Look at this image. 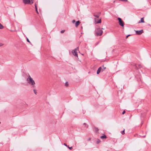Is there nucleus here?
<instances>
[{"label": "nucleus", "mask_w": 151, "mask_h": 151, "mask_svg": "<svg viewBox=\"0 0 151 151\" xmlns=\"http://www.w3.org/2000/svg\"><path fill=\"white\" fill-rule=\"evenodd\" d=\"M27 81L28 83L32 86L33 87L35 86V82L29 75L28 76V78H27Z\"/></svg>", "instance_id": "nucleus-1"}, {"label": "nucleus", "mask_w": 151, "mask_h": 151, "mask_svg": "<svg viewBox=\"0 0 151 151\" xmlns=\"http://www.w3.org/2000/svg\"><path fill=\"white\" fill-rule=\"evenodd\" d=\"M34 0H23V2L25 4H32L33 3Z\"/></svg>", "instance_id": "nucleus-2"}, {"label": "nucleus", "mask_w": 151, "mask_h": 151, "mask_svg": "<svg viewBox=\"0 0 151 151\" xmlns=\"http://www.w3.org/2000/svg\"><path fill=\"white\" fill-rule=\"evenodd\" d=\"M102 33V31L100 29H96L95 31V34L97 36L101 35Z\"/></svg>", "instance_id": "nucleus-3"}, {"label": "nucleus", "mask_w": 151, "mask_h": 151, "mask_svg": "<svg viewBox=\"0 0 151 151\" xmlns=\"http://www.w3.org/2000/svg\"><path fill=\"white\" fill-rule=\"evenodd\" d=\"M78 49V47H77L74 50H73L72 51V52L73 54L75 56H78L77 52V50Z\"/></svg>", "instance_id": "nucleus-4"}, {"label": "nucleus", "mask_w": 151, "mask_h": 151, "mask_svg": "<svg viewBox=\"0 0 151 151\" xmlns=\"http://www.w3.org/2000/svg\"><path fill=\"white\" fill-rule=\"evenodd\" d=\"M119 24L122 27L124 26V22L120 18H118Z\"/></svg>", "instance_id": "nucleus-5"}, {"label": "nucleus", "mask_w": 151, "mask_h": 151, "mask_svg": "<svg viewBox=\"0 0 151 151\" xmlns=\"http://www.w3.org/2000/svg\"><path fill=\"white\" fill-rule=\"evenodd\" d=\"M98 18H94V21L96 24L100 23L101 22V19H99Z\"/></svg>", "instance_id": "nucleus-6"}, {"label": "nucleus", "mask_w": 151, "mask_h": 151, "mask_svg": "<svg viewBox=\"0 0 151 151\" xmlns=\"http://www.w3.org/2000/svg\"><path fill=\"white\" fill-rule=\"evenodd\" d=\"M104 70L101 67H100L98 69L97 71V74H99L101 71L102 72Z\"/></svg>", "instance_id": "nucleus-7"}, {"label": "nucleus", "mask_w": 151, "mask_h": 151, "mask_svg": "<svg viewBox=\"0 0 151 151\" xmlns=\"http://www.w3.org/2000/svg\"><path fill=\"white\" fill-rule=\"evenodd\" d=\"M135 32L137 34L139 35L143 32V31L142 29H141L139 31H135Z\"/></svg>", "instance_id": "nucleus-8"}, {"label": "nucleus", "mask_w": 151, "mask_h": 151, "mask_svg": "<svg viewBox=\"0 0 151 151\" xmlns=\"http://www.w3.org/2000/svg\"><path fill=\"white\" fill-rule=\"evenodd\" d=\"M100 12H98L97 14L94 13L93 16L96 17V18H98L100 15Z\"/></svg>", "instance_id": "nucleus-9"}, {"label": "nucleus", "mask_w": 151, "mask_h": 151, "mask_svg": "<svg viewBox=\"0 0 151 151\" xmlns=\"http://www.w3.org/2000/svg\"><path fill=\"white\" fill-rule=\"evenodd\" d=\"M144 22H145L144 21V18L143 17V18H142L139 21L138 23H144Z\"/></svg>", "instance_id": "nucleus-10"}, {"label": "nucleus", "mask_w": 151, "mask_h": 151, "mask_svg": "<svg viewBox=\"0 0 151 151\" xmlns=\"http://www.w3.org/2000/svg\"><path fill=\"white\" fill-rule=\"evenodd\" d=\"M93 131L96 133L98 132L99 129L97 128L94 127L93 128Z\"/></svg>", "instance_id": "nucleus-11"}, {"label": "nucleus", "mask_w": 151, "mask_h": 151, "mask_svg": "<svg viewBox=\"0 0 151 151\" xmlns=\"http://www.w3.org/2000/svg\"><path fill=\"white\" fill-rule=\"evenodd\" d=\"M80 23V22L79 21L76 22L75 23L76 27H77L78 26L79 24Z\"/></svg>", "instance_id": "nucleus-12"}, {"label": "nucleus", "mask_w": 151, "mask_h": 151, "mask_svg": "<svg viewBox=\"0 0 151 151\" xmlns=\"http://www.w3.org/2000/svg\"><path fill=\"white\" fill-rule=\"evenodd\" d=\"M35 10H36L37 13V14H38V11H37V4H36V3L35 4Z\"/></svg>", "instance_id": "nucleus-13"}, {"label": "nucleus", "mask_w": 151, "mask_h": 151, "mask_svg": "<svg viewBox=\"0 0 151 151\" xmlns=\"http://www.w3.org/2000/svg\"><path fill=\"white\" fill-rule=\"evenodd\" d=\"M100 138L101 139H106V137L105 135H104L103 136L101 137Z\"/></svg>", "instance_id": "nucleus-14"}, {"label": "nucleus", "mask_w": 151, "mask_h": 151, "mask_svg": "<svg viewBox=\"0 0 151 151\" xmlns=\"http://www.w3.org/2000/svg\"><path fill=\"white\" fill-rule=\"evenodd\" d=\"M100 141L99 139H96V143L98 144L100 142Z\"/></svg>", "instance_id": "nucleus-15"}, {"label": "nucleus", "mask_w": 151, "mask_h": 151, "mask_svg": "<svg viewBox=\"0 0 151 151\" xmlns=\"http://www.w3.org/2000/svg\"><path fill=\"white\" fill-rule=\"evenodd\" d=\"M10 31L12 32H15L16 31V30L15 29H11L10 30Z\"/></svg>", "instance_id": "nucleus-16"}, {"label": "nucleus", "mask_w": 151, "mask_h": 151, "mask_svg": "<svg viewBox=\"0 0 151 151\" xmlns=\"http://www.w3.org/2000/svg\"><path fill=\"white\" fill-rule=\"evenodd\" d=\"M65 86H66V87H67L68 86V83L67 82H65Z\"/></svg>", "instance_id": "nucleus-17"}, {"label": "nucleus", "mask_w": 151, "mask_h": 151, "mask_svg": "<svg viewBox=\"0 0 151 151\" xmlns=\"http://www.w3.org/2000/svg\"><path fill=\"white\" fill-rule=\"evenodd\" d=\"M33 91H34V93L36 94V95L37 94V91L36 90H35V89H34L33 90Z\"/></svg>", "instance_id": "nucleus-18"}, {"label": "nucleus", "mask_w": 151, "mask_h": 151, "mask_svg": "<svg viewBox=\"0 0 151 151\" xmlns=\"http://www.w3.org/2000/svg\"><path fill=\"white\" fill-rule=\"evenodd\" d=\"M4 28L3 25L0 23V28Z\"/></svg>", "instance_id": "nucleus-19"}, {"label": "nucleus", "mask_w": 151, "mask_h": 151, "mask_svg": "<svg viewBox=\"0 0 151 151\" xmlns=\"http://www.w3.org/2000/svg\"><path fill=\"white\" fill-rule=\"evenodd\" d=\"M83 125L85 126V127H86V128H87L88 127V126L86 124V123H84L83 124Z\"/></svg>", "instance_id": "nucleus-20"}, {"label": "nucleus", "mask_w": 151, "mask_h": 151, "mask_svg": "<svg viewBox=\"0 0 151 151\" xmlns=\"http://www.w3.org/2000/svg\"><path fill=\"white\" fill-rule=\"evenodd\" d=\"M102 68L103 69H104V70H105L106 69V68L105 67H104V65H103L102 66Z\"/></svg>", "instance_id": "nucleus-21"}, {"label": "nucleus", "mask_w": 151, "mask_h": 151, "mask_svg": "<svg viewBox=\"0 0 151 151\" xmlns=\"http://www.w3.org/2000/svg\"><path fill=\"white\" fill-rule=\"evenodd\" d=\"M68 148L70 150H71L73 148L72 147H69L68 146Z\"/></svg>", "instance_id": "nucleus-22"}, {"label": "nucleus", "mask_w": 151, "mask_h": 151, "mask_svg": "<svg viewBox=\"0 0 151 151\" xmlns=\"http://www.w3.org/2000/svg\"><path fill=\"white\" fill-rule=\"evenodd\" d=\"M65 31V30H63L60 31V33H63Z\"/></svg>", "instance_id": "nucleus-23"}, {"label": "nucleus", "mask_w": 151, "mask_h": 151, "mask_svg": "<svg viewBox=\"0 0 151 151\" xmlns=\"http://www.w3.org/2000/svg\"><path fill=\"white\" fill-rule=\"evenodd\" d=\"M119 1H124V2H126L127 1V0H119Z\"/></svg>", "instance_id": "nucleus-24"}, {"label": "nucleus", "mask_w": 151, "mask_h": 151, "mask_svg": "<svg viewBox=\"0 0 151 151\" xmlns=\"http://www.w3.org/2000/svg\"><path fill=\"white\" fill-rule=\"evenodd\" d=\"M122 134H124V129L123 130V131L122 132Z\"/></svg>", "instance_id": "nucleus-25"}, {"label": "nucleus", "mask_w": 151, "mask_h": 151, "mask_svg": "<svg viewBox=\"0 0 151 151\" xmlns=\"http://www.w3.org/2000/svg\"><path fill=\"white\" fill-rule=\"evenodd\" d=\"M4 44L0 42V47L2 46Z\"/></svg>", "instance_id": "nucleus-26"}, {"label": "nucleus", "mask_w": 151, "mask_h": 151, "mask_svg": "<svg viewBox=\"0 0 151 151\" xmlns=\"http://www.w3.org/2000/svg\"><path fill=\"white\" fill-rule=\"evenodd\" d=\"M26 38H27V41L28 42L30 43V42L29 41V40L28 39V38L27 37Z\"/></svg>", "instance_id": "nucleus-27"}, {"label": "nucleus", "mask_w": 151, "mask_h": 151, "mask_svg": "<svg viewBox=\"0 0 151 151\" xmlns=\"http://www.w3.org/2000/svg\"><path fill=\"white\" fill-rule=\"evenodd\" d=\"M125 111H124L122 113V114H124L125 113Z\"/></svg>", "instance_id": "nucleus-28"}, {"label": "nucleus", "mask_w": 151, "mask_h": 151, "mask_svg": "<svg viewBox=\"0 0 151 151\" xmlns=\"http://www.w3.org/2000/svg\"><path fill=\"white\" fill-rule=\"evenodd\" d=\"M76 22L75 20H73L72 21V22L73 23H74Z\"/></svg>", "instance_id": "nucleus-29"}, {"label": "nucleus", "mask_w": 151, "mask_h": 151, "mask_svg": "<svg viewBox=\"0 0 151 151\" xmlns=\"http://www.w3.org/2000/svg\"><path fill=\"white\" fill-rule=\"evenodd\" d=\"M130 35H128L127 36H126V38H127V37H128V36H130Z\"/></svg>", "instance_id": "nucleus-30"}, {"label": "nucleus", "mask_w": 151, "mask_h": 151, "mask_svg": "<svg viewBox=\"0 0 151 151\" xmlns=\"http://www.w3.org/2000/svg\"><path fill=\"white\" fill-rule=\"evenodd\" d=\"M64 145L65 146H67V147H68V146L65 143H64Z\"/></svg>", "instance_id": "nucleus-31"}, {"label": "nucleus", "mask_w": 151, "mask_h": 151, "mask_svg": "<svg viewBox=\"0 0 151 151\" xmlns=\"http://www.w3.org/2000/svg\"><path fill=\"white\" fill-rule=\"evenodd\" d=\"M1 123V122H0V124Z\"/></svg>", "instance_id": "nucleus-32"}]
</instances>
